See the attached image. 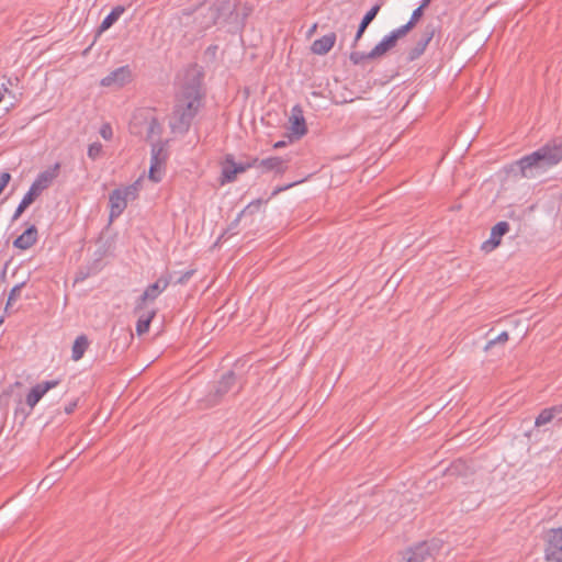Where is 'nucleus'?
Segmentation results:
<instances>
[{"label": "nucleus", "instance_id": "nucleus-1", "mask_svg": "<svg viewBox=\"0 0 562 562\" xmlns=\"http://www.w3.org/2000/svg\"><path fill=\"white\" fill-rule=\"evenodd\" d=\"M202 98L201 80L198 76H193L177 94L169 123L173 133L184 134L189 131L192 120L202 105Z\"/></svg>", "mask_w": 562, "mask_h": 562}, {"label": "nucleus", "instance_id": "nucleus-2", "mask_svg": "<svg viewBox=\"0 0 562 562\" xmlns=\"http://www.w3.org/2000/svg\"><path fill=\"white\" fill-rule=\"evenodd\" d=\"M562 160V140H552L515 162L522 178H533L539 171L558 165Z\"/></svg>", "mask_w": 562, "mask_h": 562}, {"label": "nucleus", "instance_id": "nucleus-3", "mask_svg": "<svg viewBox=\"0 0 562 562\" xmlns=\"http://www.w3.org/2000/svg\"><path fill=\"white\" fill-rule=\"evenodd\" d=\"M60 169V164L56 162L53 167L47 170L41 172L33 183L31 184L29 191L24 194L21 202L19 203L15 212L13 213L12 221H16L25 209L33 203V201L44 191L46 188L50 186L55 178H57Z\"/></svg>", "mask_w": 562, "mask_h": 562}, {"label": "nucleus", "instance_id": "nucleus-4", "mask_svg": "<svg viewBox=\"0 0 562 562\" xmlns=\"http://www.w3.org/2000/svg\"><path fill=\"white\" fill-rule=\"evenodd\" d=\"M438 550L436 542H420L415 547L407 549L401 562H425L434 557L435 551Z\"/></svg>", "mask_w": 562, "mask_h": 562}, {"label": "nucleus", "instance_id": "nucleus-5", "mask_svg": "<svg viewBox=\"0 0 562 562\" xmlns=\"http://www.w3.org/2000/svg\"><path fill=\"white\" fill-rule=\"evenodd\" d=\"M544 552L547 562H562V528L549 531Z\"/></svg>", "mask_w": 562, "mask_h": 562}, {"label": "nucleus", "instance_id": "nucleus-6", "mask_svg": "<svg viewBox=\"0 0 562 562\" xmlns=\"http://www.w3.org/2000/svg\"><path fill=\"white\" fill-rule=\"evenodd\" d=\"M238 387H236V375L233 371L226 372L222 379L214 386V392L210 394V402L215 404L217 403L224 395L229 392H238Z\"/></svg>", "mask_w": 562, "mask_h": 562}, {"label": "nucleus", "instance_id": "nucleus-7", "mask_svg": "<svg viewBox=\"0 0 562 562\" xmlns=\"http://www.w3.org/2000/svg\"><path fill=\"white\" fill-rule=\"evenodd\" d=\"M167 157L168 155L162 143L158 142L153 144L149 167V178L153 181L158 182L161 180L160 175L157 173L159 169L165 165Z\"/></svg>", "mask_w": 562, "mask_h": 562}, {"label": "nucleus", "instance_id": "nucleus-8", "mask_svg": "<svg viewBox=\"0 0 562 562\" xmlns=\"http://www.w3.org/2000/svg\"><path fill=\"white\" fill-rule=\"evenodd\" d=\"M169 285V280L158 279L153 284L148 285L144 293L139 296L135 305V312L144 310L147 301H155Z\"/></svg>", "mask_w": 562, "mask_h": 562}, {"label": "nucleus", "instance_id": "nucleus-9", "mask_svg": "<svg viewBox=\"0 0 562 562\" xmlns=\"http://www.w3.org/2000/svg\"><path fill=\"white\" fill-rule=\"evenodd\" d=\"M58 385L57 380L45 381L34 385L26 395V404L31 409L41 401V398L52 389Z\"/></svg>", "mask_w": 562, "mask_h": 562}, {"label": "nucleus", "instance_id": "nucleus-10", "mask_svg": "<svg viewBox=\"0 0 562 562\" xmlns=\"http://www.w3.org/2000/svg\"><path fill=\"white\" fill-rule=\"evenodd\" d=\"M509 231V224L505 221L495 224L490 234V238L482 244V249L485 251H492L499 244L502 237Z\"/></svg>", "mask_w": 562, "mask_h": 562}, {"label": "nucleus", "instance_id": "nucleus-11", "mask_svg": "<svg viewBox=\"0 0 562 562\" xmlns=\"http://www.w3.org/2000/svg\"><path fill=\"white\" fill-rule=\"evenodd\" d=\"M131 71L127 66L119 67L111 71L108 76L103 77L100 81L103 87H122L127 82Z\"/></svg>", "mask_w": 562, "mask_h": 562}, {"label": "nucleus", "instance_id": "nucleus-12", "mask_svg": "<svg viewBox=\"0 0 562 562\" xmlns=\"http://www.w3.org/2000/svg\"><path fill=\"white\" fill-rule=\"evenodd\" d=\"M248 170V166L245 162H235L233 156H227L225 165L222 170V183L233 182L238 173L245 172Z\"/></svg>", "mask_w": 562, "mask_h": 562}, {"label": "nucleus", "instance_id": "nucleus-13", "mask_svg": "<svg viewBox=\"0 0 562 562\" xmlns=\"http://www.w3.org/2000/svg\"><path fill=\"white\" fill-rule=\"evenodd\" d=\"M290 122H291V127H290L291 133L296 138H301L302 136H304L306 134L307 128H306V124H305V119H304L303 111L300 108V105H295L292 108Z\"/></svg>", "mask_w": 562, "mask_h": 562}, {"label": "nucleus", "instance_id": "nucleus-14", "mask_svg": "<svg viewBox=\"0 0 562 562\" xmlns=\"http://www.w3.org/2000/svg\"><path fill=\"white\" fill-rule=\"evenodd\" d=\"M123 192L117 189L113 190L109 196V205H110V221L117 218L126 209L127 201L122 195Z\"/></svg>", "mask_w": 562, "mask_h": 562}, {"label": "nucleus", "instance_id": "nucleus-15", "mask_svg": "<svg viewBox=\"0 0 562 562\" xmlns=\"http://www.w3.org/2000/svg\"><path fill=\"white\" fill-rule=\"evenodd\" d=\"M37 237V228L35 225H31L13 240V247L21 250H26L35 245Z\"/></svg>", "mask_w": 562, "mask_h": 562}, {"label": "nucleus", "instance_id": "nucleus-16", "mask_svg": "<svg viewBox=\"0 0 562 562\" xmlns=\"http://www.w3.org/2000/svg\"><path fill=\"white\" fill-rule=\"evenodd\" d=\"M288 169V160L281 157H268L260 160L261 172H274L283 175Z\"/></svg>", "mask_w": 562, "mask_h": 562}, {"label": "nucleus", "instance_id": "nucleus-17", "mask_svg": "<svg viewBox=\"0 0 562 562\" xmlns=\"http://www.w3.org/2000/svg\"><path fill=\"white\" fill-rule=\"evenodd\" d=\"M336 34L330 32L312 43L311 49L316 55L327 54L335 45Z\"/></svg>", "mask_w": 562, "mask_h": 562}, {"label": "nucleus", "instance_id": "nucleus-18", "mask_svg": "<svg viewBox=\"0 0 562 562\" xmlns=\"http://www.w3.org/2000/svg\"><path fill=\"white\" fill-rule=\"evenodd\" d=\"M231 12V5L228 1H221L209 8V20L204 23L205 27L216 24L218 20Z\"/></svg>", "mask_w": 562, "mask_h": 562}, {"label": "nucleus", "instance_id": "nucleus-19", "mask_svg": "<svg viewBox=\"0 0 562 562\" xmlns=\"http://www.w3.org/2000/svg\"><path fill=\"white\" fill-rule=\"evenodd\" d=\"M395 35H385L368 54L369 58H378L396 45Z\"/></svg>", "mask_w": 562, "mask_h": 562}, {"label": "nucleus", "instance_id": "nucleus-20", "mask_svg": "<svg viewBox=\"0 0 562 562\" xmlns=\"http://www.w3.org/2000/svg\"><path fill=\"white\" fill-rule=\"evenodd\" d=\"M432 36H434V31L432 30L426 31L423 34V36L417 41L415 46L409 50L408 59L409 60H415L420 55H423L425 49H426V47L428 46L429 42L431 41Z\"/></svg>", "mask_w": 562, "mask_h": 562}, {"label": "nucleus", "instance_id": "nucleus-21", "mask_svg": "<svg viewBox=\"0 0 562 562\" xmlns=\"http://www.w3.org/2000/svg\"><path fill=\"white\" fill-rule=\"evenodd\" d=\"M380 9H381V5L375 4L364 14V16L362 18V20L358 26V30H357V33L355 36V41H353V46H356L357 42L361 38V36L363 35V33L367 30V27L369 26V24L374 20V18L379 13Z\"/></svg>", "mask_w": 562, "mask_h": 562}, {"label": "nucleus", "instance_id": "nucleus-22", "mask_svg": "<svg viewBox=\"0 0 562 562\" xmlns=\"http://www.w3.org/2000/svg\"><path fill=\"white\" fill-rule=\"evenodd\" d=\"M561 414H562V405L544 408L536 417L535 425L537 427L544 426V425L551 423L557 416H559Z\"/></svg>", "mask_w": 562, "mask_h": 562}, {"label": "nucleus", "instance_id": "nucleus-23", "mask_svg": "<svg viewBox=\"0 0 562 562\" xmlns=\"http://www.w3.org/2000/svg\"><path fill=\"white\" fill-rule=\"evenodd\" d=\"M88 347H89V340H88L87 336L86 335L78 336L75 339L74 345H72L71 359L74 361L80 360L83 357Z\"/></svg>", "mask_w": 562, "mask_h": 562}, {"label": "nucleus", "instance_id": "nucleus-24", "mask_svg": "<svg viewBox=\"0 0 562 562\" xmlns=\"http://www.w3.org/2000/svg\"><path fill=\"white\" fill-rule=\"evenodd\" d=\"M124 8L121 5L114 7L111 12L103 19L100 24L99 32H104L110 29L124 13Z\"/></svg>", "mask_w": 562, "mask_h": 562}, {"label": "nucleus", "instance_id": "nucleus-25", "mask_svg": "<svg viewBox=\"0 0 562 562\" xmlns=\"http://www.w3.org/2000/svg\"><path fill=\"white\" fill-rule=\"evenodd\" d=\"M156 315V310H151L147 312L146 314L139 315L137 323H136V333L137 335L142 336L146 334L149 329V325L153 321V318Z\"/></svg>", "mask_w": 562, "mask_h": 562}, {"label": "nucleus", "instance_id": "nucleus-26", "mask_svg": "<svg viewBox=\"0 0 562 562\" xmlns=\"http://www.w3.org/2000/svg\"><path fill=\"white\" fill-rule=\"evenodd\" d=\"M139 186H140L139 180H137L134 183H132L127 187H124V188H120L117 190L123 192L122 195L128 202V201L135 200L138 196Z\"/></svg>", "mask_w": 562, "mask_h": 562}, {"label": "nucleus", "instance_id": "nucleus-27", "mask_svg": "<svg viewBox=\"0 0 562 562\" xmlns=\"http://www.w3.org/2000/svg\"><path fill=\"white\" fill-rule=\"evenodd\" d=\"M161 131L162 127L158 120L155 116H150L147 127V137L154 138L155 136H159L161 134Z\"/></svg>", "mask_w": 562, "mask_h": 562}, {"label": "nucleus", "instance_id": "nucleus-28", "mask_svg": "<svg viewBox=\"0 0 562 562\" xmlns=\"http://www.w3.org/2000/svg\"><path fill=\"white\" fill-rule=\"evenodd\" d=\"M102 150H103L102 144L99 142H94L89 145L87 155L91 160H97L101 156Z\"/></svg>", "mask_w": 562, "mask_h": 562}, {"label": "nucleus", "instance_id": "nucleus-29", "mask_svg": "<svg viewBox=\"0 0 562 562\" xmlns=\"http://www.w3.org/2000/svg\"><path fill=\"white\" fill-rule=\"evenodd\" d=\"M509 338V335L507 331H502L498 336L487 341V344L484 347L485 351H488L492 347L495 345L502 344L504 345Z\"/></svg>", "mask_w": 562, "mask_h": 562}, {"label": "nucleus", "instance_id": "nucleus-30", "mask_svg": "<svg viewBox=\"0 0 562 562\" xmlns=\"http://www.w3.org/2000/svg\"><path fill=\"white\" fill-rule=\"evenodd\" d=\"M24 284H25L24 282H21V283L15 284V285L11 289V291H10V293H9V296H8L7 308H8V307L13 303V302H15V301L20 297V295H21V291H22V289H23Z\"/></svg>", "mask_w": 562, "mask_h": 562}, {"label": "nucleus", "instance_id": "nucleus-31", "mask_svg": "<svg viewBox=\"0 0 562 562\" xmlns=\"http://www.w3.org/2000/svg\"><path fill=\"white\" fill-rule=\"evenodd\" d=\"M413 29V23L407 22L406 24L393 30L390 34L395 35L394 40L397 42V40L404 35H406L411 30Z\"/></svg>", "mask_w": 562, "mask_h": 562}, {"label": "nucleus", "instance_id": "nucleus-32", "mask_svg": "<svg viewBox=\"0 0 562 562\" xmlns=\"http://www.w3.org/2000/svg\"><path fill=\"white\" fill-rule=\"evenodd\" d=\"M99 133L101 137L105 140H110L113 137V130L109 123L102 124Z\"/></svg>", "mask_w": 562, "mask_h": 562}, {"label": "nucleus", "instance_id": "nucleus-33", "mask_svg": "<svg viewBox=\"0 0 562 562\" xmlns=\"http://www.w3.org/2000/svg\"><path fill=\"white\" fill-rule=\"evenodd\" d=\"M368 53H361V52H352L350 54V60L355 64V65H358L360 63H362L363 60L366 59H370L368 56H367Z\"/></svg>", "mask_w": 562, "mask_h": 562}, {"label": "nucleus", "instance_id": "nucleus-34", "mask_svg": "<svg viewBox=\"0 0 562 562\" xmlns=\"http://www.w3.org/2000/svg\"><path fill=\"white\" fill-rule=\"evenodd\" d=\"M194 270H188L184 273H182L177 280V284H183L189 281V279L194 274Z\"/></svg>", "mask_w": 562, "mask_h": 562}, {"label": "nucleus", "instance_id": "nucleus-35", "mask_svg": "<svg viewBox=\"0 0 562 562\" xmlns=\"http://www.w3.org/2000/svg\"><path fill=\"white\" fill-rule=\"evenodd\" d=\"M11 179V176L9 172H2L0 175V194L2 193L3 189L7 187Z\"/></svg>", "mask_w": 562, "mask_h": 562}, {"label": "nucleus", "instance_id": "nucleus-36", "mask_svg": "<svg viewBox=\"0 0 562 562\" xmlns=\"http://www.w3.org/2000/svg\"><path fill=\"white\" fill-rule=\"evenodd\" d=\"M423 15V9L422 8H416L412 15H411V19L408 22H412L413 23V27L415 26L416 22L422 18Z\"/></svg>", "mask_w": 562, "mask_h": 562}, {"label": "nucleus", "instance_id": "nucleus-37", "mask_svg": "<svg viewBox=\"0 0 562 562\" xmlns=\"http://www.w3.org/2000/svg\"><path fill=\"white\" fill-rule=\"evenodd\" d=\"M260 160H261V159L254 158V159H251V160H249V161H247V162H245V164H246V166H248V169H250V168H257V169H259V170H260Z\"/></svg>", "mask_w": 562, "mask_h": 562}, {"label": "nucleus", "instance_id": "nucleus-38", "mask_svg": "<svg viewBox=\"0 0 562 562\" xmlns=\"http://www.w3.org/2000/svg\"><path fill=\"white\" fill-rule=\"evenodd\" d=\"M91 274L90 271H83V270H80L78 273H77V277L75 279L76 282H80V281H83L86 280L89 276Z\"/></svg>", "mask_w": 562, "mask_h": 562}, {"label": "nucleus", "instance_id": "nucleus-39", "mask_svg": "<svg viewBox=\"0 0 562 562\" xmlns=\"http://www.w3.org/2000/svg\"><path fill=\"white\" fill-rule=\"evenodd\" d=\"M76 407H77V401H72L65 406L64 411L66 414H71Z\"/></svg>", "mask_w": 562, "mask_h": 562}, {"label": "nucleus", "instance_id": "nucleus-40", "mask_svg": "<svg viewBox=\"0 0 562 562\" xmlns=\"http://www.w3.org/2000/svg\"><path fill=\"white\" fill-rule=\"evenodd\" d=\"M300 181H296V182H292V183H289L286 186H283V187H280V188H277L273 192L274 193H278V192H281V191H284L291 187H293L294 184L299 183Z\"/></svg>", "mask_w": 562, "mask_h": 562}, {"label": "nucleus", "instance_id": "nucleus-41", "mask_svg": "<svg viewBox=\"0 0 562 562\" xmlns=\"http://www.w3.org/2000/svg\"><path fill=\"white\" fill-rule=\"evenodd\" d=\"M286 145V143L284 140H279L274 145H273V148L276 149H279V148H282Z\"/></svg>", "mask_w": 562, "mask_h": 562}, {"label": "nucleus", "instance_id": "nucleus-42", "mask_svg": "<svg viewBox=\"0 0 562 562\" xmlns=\"http://www.w3.org/2000/svg\"><path fill=\"white\" fill-rule=\"evenodd\" d=\"M430 3V0H422L419 8L424 10L428 4Z\"/></svg>", "mask_w": 562, "mask_h": 562}, {"label": "nucleus", "instance_id": "nucleus-43", "mask_svg": "<svg viewBox=\"0 0 562 562\" xmlns=\"http://www.w3.org/2000/svg\"><path fill=\"white\" fill-rule=\"evenodd\" d=\"M316 29V24H314L311 29V32H314V30Z\"/></svg>", "mask_w": 562, "mask_h": 562}]
</instances>
